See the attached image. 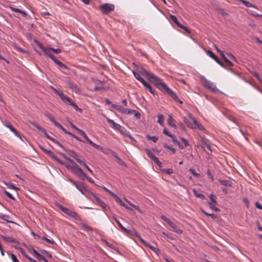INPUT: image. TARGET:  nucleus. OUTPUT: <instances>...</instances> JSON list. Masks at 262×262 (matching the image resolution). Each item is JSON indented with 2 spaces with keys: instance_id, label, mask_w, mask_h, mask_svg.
Returning <instances> with one entry per match:
<instances>
[{
  "instance_id": "nucleus-1",
  "label": "nucleus",
  "mask_w": 262,
  "mask_h": 262,
  "mask_svg": "<svg viewBox=\"0 0 262 262\" xmlns=\"http://www.w3.org/2000/svg\"><path fill=\"white\" fill-rule=\"evenodd\" d=\"M137 71L142 75L145 76L146 78L152 82L163 93H166L172 97L174 101L182 104L183 101L181 100L176 93L171 90L162 80L153 74L148 72L142 67H138Z\"/></svg>"
},
{
  "instance_id": "nucleus-2",
  "label": "nucleus",
  "mask_w": 262,
  "mask_h": 262,
  "mask_svg": "<svg viewBox=\"0 0 262 262\" xmlns=\"http://www.w3.org/2000/svg\"><path fill=\"white\" fill-rule=\"evenodd\" d=\"M66 159L72 164V166L66 164V167L67 168L70 169L79 178L84 180V177H86V173L82 171L81 168L78 166L77 164H76V163L74 160L68 157H66Z\"/></svg>"
},
{
  "instance_id": "nucleus-3",
  "label": "nucleus",
  "mask_w": 262,
  "mask_h": 262,
  "mask_svg": "<svg viewBox=\"0 0 262 262\" xmlns=\"http://www.w3.org/2000/svg\"><path fill=\"white\" fill-rule=\"evenodd\" d=\"M184 122L188 127L190 128L201 129L202 128L201 125L190 114H188L184 118Z\"/></svg>"
},
{
  "instance_id": "nucleus-4",
  "label": "nucleus",
  "mask_w": 262,
  "mask_h": 262,
  "mask_svg": "<svg viewBox=\"0 0 262 262\" xmlns=\"http://www.w3.org/2000/svg\"><path fill=\"white\" fill-rule=\"evenodd\" d=\"M201 81L204 87L210 90L211 92L215 93H217L220 92L219 90L216 87L215 85L213 82L207 80L205 77H202L201 78Z\"/></svg>"
},
{
  "instance_id": "nucleus-5",
  "label": "nucleus",
  "mask_w": 262,
  "mask_h": 262,
  "mask_svg": "<svg viewBox=\"0 0 262 262\" xmlns=\"http://www.w3.org/2000/svg\"><path fill=\"white\" fill-rule=\"evenodd\" d=\"M161 219L165 221L173 230V231L178 234L182 233V230H181L179 227L174 224L165 215H161Z\"/></svg>"
},
{
  "instance_id": "nucleus-6",
  "label": "nucleus",
  "mask_w": 262,
  "mask_h": 262,
  "mask_svg": "<svg viewBox=\"0 0 262 262\" xmlns=\"http://www.w3.org/2000/svg\"><path fill=\"white\" fill-rule=\"evenodd\" d=\"M35 127L37 128L41 133H42L44 134L45 136L47 138H48V139L50 140L51 141H52V142H53L54 143H55V144L58 145L60 147L63 148V146L62 144L60 142H59L58 141H57L55 139L52 138L50 135H49L47 134V132L46 131V130L43 128H42L41 126H40L38 124H37V125Z\"/></svg>"
},
{
  "instance_id": "nucleus-7",
  "label": "nucleus",
  "mask_w": 262,
  "mask_h": 262,
  "mask_svg": "<svg viewBox=\"0 0 262 262\" xmlns=\"http://www.w3.org/2000/svg\"><path fill=\"white\" fill-rule=\"evenodd\" d=\"M115 9V6L112 4L105 3L100 6V9L103 14H108L113 11Z\"/></svg>"
},
{
  "instance_id": "nucleus-8",
  "label": "nucleus",
  "mask_w": 262,
  "mask_h": 262,
  "mask_svg": "<svg viewBox=\"0 0 262 262\" xmlns=\"http://www.w3.org/2000/svg\"><path fill=\"white\" fill-rule=\"evenodd\" d=\"M170 20L173 22L178 27L184 29L187 33H190V31L189 29L185 27V26L182 25L177 19V17L175 15L170 14L169 15Z\"/></svg>"
},
{
  "instance_id": "nucleus-9",
  "label": "nucleus",
  "mask_w": 262,
  "mask_h": 262,
  "mask_svg": "<svg viewBox=\"0 0 262 262\" xmlns=\"http://www.w3.org/2000/svg\"><path fill=\"white\" fill-rule=\"evenodd\" d=\"M54 91L55 94L58 95L64 102H68L70 104V103L72 101V100L70 97L64 95L62 92L55 89H54Z\"/></svg>"
},
{
  "instance_id": "nucleus-10",
  "label": "nucleus",
  "mask_w": 262,
  "mask_h": 262,
  "mask_svg": "<svg viewBox=\"0 0 262 262\" xmlns=\"http://www.w3.org/2000/svg\"><path fill=\"white\" fill-rule=\"evenodd\" d=\"M40 149L45 154L48 155L49 157H51L53 159L55 160L56 161L59 162V163L62 164V161L60 160L57 156H56L52 151L47 150L43 146L39 145V146Z\"/></svg>"
},
{
  "instance_id": "nucleus-11",
  "label": "nucleus",
  "mask_w": 262,
  "mask_h": 262,
  "mask_svg": "<svg viewBox=\"0 0 262 262\" xmlns=\"http://www.w3.org/2000/svg\"><path fill=\"white\" fill-rule=\"evenodd\" d=\"M145 151L147 155L155 163H156L159 166H161L162 162H160L158 158L148 149L145 148Z\"/></svg>"
},
{
  "instance_id": "nucleus-12",
  "label": "nucleus",
  "mask_w": 262,
  "mask_h": 262,
  "mask_svg": "<svg viewBox=\"0 0 262 262\" xmlns=\"http://www.w3.org/2000/svg\"><path fill=\"white\" fill-rule=\"evenodd\" d=\"M4 125L7 127H8L11 132H12L16 136L18 137L20 139H21V137L19 133L13 126H12V125L9 122L6 121L4 123Z\"/></svg>"
},
{
  "instance_id": "nucleus-13",
  "label": "nucleus",
  "mask_w": 262,
  "mask_h": 262,
  "mask_svg": "<svg viewBox=\"0 0 262 262\" xmlns=\"http://www.w3.org/2000/svg\"><path fill=\"white\" fill-rule=\"evenodd\" d=\"M67 84L70 89H71L73 92H74L76 94H79L80 92V90L77 86V85L73 83L71 81H67Z\"/></svg>"
},
{
  "instance_id": "nucleus-14",
  "label": "nucleus",
  "mask_w": 262,
  "mask_h": 262,
  "mask_svg": "<svg viewBox=\"0 0 262 262\" xmlns=\"http://www.w3.org/2000/svg\"><path fill=\"white\" fill-rule=\"evenodd\" d=\"M108 150H109L111 155L116 159L118 164L124 166H126L125 163L118 156L116 152H115L114 151L111 150V149H108Z\"/></svg>"
},
{
  "instance_id": "nucleus-15",
  "label": "nucleus",
  "mask_w": 262,
  "mask_h": 262,
  "mask_svg": "<svg viewBox=\"0 0 262 262\" xmlns=\"http://www.w3.org/2000/svg\"><path fill=\"white\" fill-rule=\"evenodd\" d=\"M60 209L64 213L72 217H76L77 216V213L75 212L72 211L67 208L61 206Z\"/></svg>"
},
{
  "instance_id": "nucleus-16",
  "label": "nucleus",
  "mask_w": 262,
  "mask_h": 262,
  "mask_svg": "<svg viewBox=\"0 0 262 262\" xmlns=\"http://www.w3.org/2000/svg\"><path fill=\"white\" fill-rule=\"evenodd\" d=\"M107 122L111 124V127L115 130H119L122 126L116 123L113 120L108 119Z\"/></svg>"
},
{
  "instance_id": "nucleus-17",
  "label": "nucleus",
  "mask_w": 262,
  "mask_h": 262,
  "mask_svg": "<svg viewBox=\"0 0 262 262\" xmlns=\"http://www.w3.org/2000/svg\"><path fill=\"white\" fill-rule=\"evenodd\" d=\"M121 134L122 135L129 138L131 139H133V137L131 134L129 133L128 131L123 126H121L120 130H119Z\"/></svg>"
},
{
  "instance_id": "nucleus-18",
  "label": "nucleus",
  "mask_w": 262,
  "mask_h": 262,
  "mask_svg": "<svg viewBox=\"0 0 262 262\" xmlns=\"http://www.w3.org/2000/svg\"><path fill=\"white\" fill-rule=\"evenodd\" d=\"M112 107L123 114H125V113L126 108H124L121 105L113 104Z\"/></svg>"
},
{
  "instance_id": "nucleus-19",
  "label": "nucleus",
  "mask_w": 262,
  "mask_h": 262,
  "mask_svg": "<svg viewBox=\"0 0 262 262\" xmlns=\"http://www.w3.org/2000/svg\"><path fill=\"white\" fill-rule=\"evenodd\" d=\"M66 150L69 152V155L74 158L77 162L78 160H81L79 158V156L75 151L70 149H67Z\"/></svg>"
},
{
  "instance_id": "nucleus-20",
  "label": "nucleus",
  "mask_w": 262,
  "mask_h": 262,
  "mask_svg": "<svg viewBox=\"0 0 262 262\" xmlns=\"http://www.w3.org/2000/svg\"><path fill=\"white\" fill-rule=\"evenodd\" d=\"M143 85L144 86V87L149 90V91L153 95H155L156 93V91L154 90L150 84L147 82L146 81H145L144 82L142 83Z\"/></svg>"
},
{
  "instance_id": "nucleus-21",
  "label": "nucleus",
  "mask_w": 262,
  "mask_h": 262,
  "mask_svg": "<svg viewBox=\"0 0 262 262\" xmlns=\"http://www.w3.org/2000/svg\"><path fill=\"white\" fill-rule=\"evenodd\" d=\"M51 59L56 63L57 64L58 66L61 67V68H64V69H67V66L63 64L62 62H61L60 61H59V60H58L55 57V56H53V58H51Z\"/></svg>"
},
{
  "instance_id": "nucleus-22",
  "label": "nucleus",
  "mask_w": 262,
  "mask_h": 262,
  "mask_svg": "<svg viewBox=\"0 0 262 262\" xmlns=\"http://www.w3.org/2000/svg\"><path fill=\"white\" fill-rule=\"evenodd\" d=\"M173 119L172 118V115H169L168 119H167L168 124L169 125H170V126H171L172 127L176 129L177 126L174 123H173Z\"/></svg>"
},
{
  "instance_id": "nucleus-23",
  "label": "nucleus",
  "mask_w": 262,
  "mask_h": 262,
  "mask_svg": "<svg viewBox=\"0 0 262 262\" xmlns=\"http://www.w3.org/2000/svg\"><path fill=\"white\" fill-rule=\"evenodd\" d=\"M2 237L5 240L6 242L11 243H19L18 242L12 237L6 236L4 235H1Z\"/></svg>"
},
{
  "instance_id": "nucleus-24",
  "label": "nucleus",
  "mask_w": 262,
  "mask_h": 262,
  "mask_svg": "<svg viewBox=\"0 0 262 262\" xmlns=\"http://www.w3.org/2000/svg\"><path fill=\"white\" fill-rule=\"evenodd\" d=\"M133 73L135 77L142 83L145 81L143 78L141 77L140 73H139L138 72L133 71Z\"/></svg>"
},
{
  "instance_id": "nucleus-25",
  "label": "nucleus",
  "mask_w": 262,
  "mask_h": 262,
  "mask_svg": "<svg viewBox=\"0 0 262 262\" xmlns=\"http://www.w3.org/2000/svg\"><path fill=\"white\" fill-rule=\"evenodd\" d=\"M10 8L12 11H13L14 12H19V13H21L23 15V16L24 17L26 16L27 15V13H26V11H25L24 10H21L18 8H15L11 6H10Z\"/></svg>"
},
{
  "instance_id": "nucleus-26",
  "label": "nucleus",
  "mask_w": 262,
  "mask_h": 262,
  "mask_svg": "<svg viewBox=\"0 0 262 262\" xmlns=\"http://www.w3.org/2000/svg\"><path fill=\"white\" fill-rule=\"evenodd\" d=\"M220 183L225 186L231 187L232 185V183L229 180H219Z\"/></svg>"
},
{
  "instance_id": "nucleus-27",
  "label": "nucleus",
  "mask_w": 262,
  "mask_h": 262,
  "mask_svg": "<svg viewBox=\"0 0 262 262\" xmlns=\"http://www.w3.org/2000/svg\"><path fill=\"white\" fill-rule=\"evenodd\" d=\"M45 115L55 125L58 123L55 120L53 116L50 113L47 112L45 113Z\"/></svg>"
},
{
  "instance_id": "nucleus-28",
  "label": "nucleus",
  "mask_w": 262,
  "mask_h": 262,
  "mask_svg": "<svg viewBox=\"0 0 262 262\" xmlns=\"http://www.w3.org/2000/svg\"><path fill=\"white\" fill-rule=\"evenodd\" d=\"M115 221H116V222L117 223V225H118V226L121 228L123 231L126 232L127 233H129L130 232V230H127L126 228H125L124 227H123V226L121 224V223L120 222V221L118 220V219L115 217V216H113Z\"/></svg>"
},
{
  "instance_id": "nucleus-29",
  "label": "nucleus",
  "mask_w": 262,
  "mask_h": 262,
  "mask_svg": "<svg viewBox=\"0 0 262 262\" xmlns=\"http://www.w3.org/2000/svg\"><path fill=\"white\" fill-rule=\"evenodd\" d=\"M51 48H46L43 52L48 56L49 57H50L51 59L53 58V56H54L52 53H51V49H50Z\"/></svg>"
},
{
  "instance_id": "nucleus-30",
  "label": "nucleus",
  "mask_w": 262,
  "mask_h": 262,
  "mask_svg": "<svg viewBox=\"0 0 262 262\" xmlns=\"http://www.w3.org/2000/svg\"><path fill=\"white\" fill-rule=\"evenodd\" d=\"M238 1L241 2L242 3H243L247 7H253L256 9H257V7L254 5L253 4L245 1V0H238Z\"/></svg>"
},
{
  "instance_id": "nucleus-31",
  "label": "nucleus",
  "mask_w": 262,
  "mask_h": 262,
  "mask_svg": "<svg viewBox=\"0 0 262 262\" xmlns=\"http://www.w3.org/2000/svg\"><path fill=\"white\" fill-rule=\"evenodd\" d=\"M112 196L116 199V201L121 206H125L124 203L121 200V199L115 193H112Z\"/></svg>"
},
{
  "instance_id": "nucleus-32",
  "label": "nucleus",
  "mask_w": 262,
  "mask_h": 262,
  "mask_svg": "<svg viewBox=\"0 0 262 262\" xmlns=\"http://www.w3.org/2000/svg\"><path fill=\"white\" fill-rule=\"evenodd\" d=\"M90 144L92 146H93L94 148H96L97 149H98V150L103 152L104 153H106L104 151H103V148L102 146L95 144L93 141H92L91 142H90Z\"/></svg>"
},
{
  "instance_id": "nucleus-33",
  "label": "nucleus",
  "mask_w": 262,
  "mask_h": 262,
  "mask_svg": "<svg viewBox=\"0 0 262 262\" xmlns=\"http://www.w3.org/2000/svg\"><path fill=\"white\" fill-rule=\"evenodd\" d=\"M90 144L92 146H93L94 148H96L97 149H98V150L103 152L104 153H106L104 151H103V148L102 146L95 144L93 141H92L91 142H90Z\"/></svg>"
},
{
  "instance_id": "nucleus-34",
  "label": "nucleus",
  "mask_w": 262,
  "mask_h": 262,
  "mask_svg": "<svg viewBox=\"0 0 262 262\" xmlns=\"http://www.w3.org/2000/svg\"><path fill=\"white\" fill-rule=\"evenodd\" d=\"M145 245L147 247H148L149 248H150L152 251H153L154 252H155V253H157L159 251V250L158 248H156V247H154L153 246H152L148 242H147V243H145Z\"/></svg>"
},
{
  "instance_id": "nucleus-35",
  "label": "nucleus",
  "mask_w": 262,
  "mask_h": 262,
  "mask_svg": "<svg viewBox=\"0 0 262 262\" xmlns=\"http://www.w3.org/2000/svg\"><path fill=\"white\" fill-rule=\"evenodd\" d=\"M193 194L194 195L198 198H200L201 199H205V195L202 193H198V192L197 191V190L195 189H193Z\"/></svg>"
},
{
  "instance_id": "nucleus-36",
  "label": "nucleus",
  "mask_w": 262,
  "mask_h": 262,
  "mask_svg": "<svg viewBox=\"0 0 262 262\" xmlns=\"http://www.w3.org/2000/svg\"><path fill=\"white\" fill-rule=\"evenodd\" d=\"M206 53L209 56L213 59L215 61L217 59V58H218V57L210 50H206Z\"/></svg>"
},
{
  "instance_id": "nucleus-37",
  "label": "nucleus",
  "mask_w": 262,
  "mask_h": 262,
  "mask_svg": "<svg viewBox=\"0 0 262 262\" xmlns=\"http://www.w3.org/2000/svg\"><path fill=\"white\" fill-rule=\"evenodd\" d=\"M78 163L80 164H82L92 174H93V171L86 164L85 161L83 160H78Z\"/></svg>"
},
{
  "instance_id": "nucleus-38",
  "label": "nucleus",
  "mask_w": 262,
  "mask_h": 262,
  "mask_svg": "<svg viewBox=\"0 0 262 262\" xmlns=\"http://www.w3.org/2000/svg\"><path fill=\"white\" fill-rule=\"evenodd\" d=\"M79 133L84 138L86 142L89 144L90 142H91L92 141L89 138V137L86 135L85 133L82 130H81Z\"/></svg>"
},
{
  "instance_id": "nucleus-39",
  "label": "nucleus",
  "mask_w": 262,
  "mask_h": 262,
  "mask_svg": "<svg viewBox=\"0 0 262 262\" xmlns=\"http://www.w3.org/2000/svg\"><path fill=\"white\" fill-rule=\"evenodd\" d=\"M70 104L73 106L76 111L80 113H82V110L81 108H80L74 102L72 101Z\"/></svg>"
},
{
  "instance_id": "nucleus-40",
  "label": "nucleus",
  "mask_w": 262,
  "mask_h": 262,
  "mask_svg": "<svg viewBox=\"0 0 262 262\" xmlns=\"http://www.w3.org/2000/svg\"><path fill=\"white\" fill-rule=\"evenodd\" d=\"M158 122L161 125H163L164 121V117L162 114L159 115L158 116Z\"/></svg>"
},
{
  "instance_id": "nucleus-41",
  "label": "nucleus",
  "mask_w": 262,
  "mask_h": 262,
  "mask_svg": "<svg viewBox=\"0 0 262 262\" xmlns=\"http://www.w3.org/2000/svg\"><path fill=\"white\" fill-rule=\"evenodd\" d=\"M208 204L211 209L214 210L216 212H219L220 211V209L219 208L215 207L216 204H214V203H212L210 202H208Z\"/></svg>"
},
{
  "instance_id": "nucleus-42",
  "label": "nucleus",
  "mask_w": 262,
  "mask_h": 262,
  "mask_svg": "<svg viewBox=\"0 0 262 262\" xmlns=\"http://www.w3.org/2000/svg\"><path fill=\"white\" fill-rule=\"evenodd\" d=\"M146 138L149 140L152 141L154 143H156L158 140V138L157 136H151L149 135H146Z\"/></svg>"
},
{
  "instance_id": "nucleus-43",
  "label": "nucleus",
  "mask_w": 262,
  "mask_h": 262,
  "mask_svg": "<svg viewBox=\"0 0 262 262\" xmlns=\"http://www.w3.org/2000/svg\"><path fill=\"white\" fill-rule=\"evenodd\" d=\"M40 252L41 254L43 255V256H44L45 257L51 258L52 257L51 254L46 250H40Z\"/></svg>"
},
{
  "instance_id": "nucleus-44",
  "label": "nucleus",
  "mask_w": 262,
  "mask_h": 262,
  "mask_svg": "<svg viewBox=\"0 0 262 262\" xmlns=\"http://www.w3.org/2000/svg\"><path fill=\"white\" fill-rule=\"evenodd\" d=\"M9 216L8 215H0V219L2 220L6 221L7 223H12L11 221L9 220Z\"/></svg>"
},
{
  "instance_id": "nucleus-45",
  "label": "nucleus",
  "mask_w": 262,
  "mask_h": 262,
  "mask_svg": "<svg viewBox=\"0 0 262 262\" xmlns=\"http://www.w3.org/2000/svg\"><path fill=\"white\" fill-rule=\"evenodd\" d=\"M189 171L194 176H195V177L196 178H200L201 177V174L197 173L196 170L194 169H193V168H190L189 169Z\"/></svg>"
},
{
  "instance_id": "nucleus-46",
  "label": "nucleus",
  "mask_w": 262,
  "mask_h": 262,
  "mask_svg": "<svg viewBox=\"0 0 262 262\" xmlns=\"http://www.w3.org/2000/svg\"><path fill=\"white\" fill-rule=\"evenodd\" d=\"M5 184L9 188H11L14 190H18V187H17L14 184H13L11 183L8 182V183H6Z\"/></svg>"
},
{
  "instance_id": "nucleus-47",
  "label": "nucleus",
  "mask_w": 262,
  "mask_h": 262,
  "mask_svg": "<svg viewBox=\"0 0 262 262\" xmlns=\"http://www.w3.org/2000/svg\"><path fill=\"white\" fill-rule=\"evenodd\" d=\"M202 212L207 216H210L211 217L212 219H216L217 218V216L216 215H215V214L214 213H209L206 211H205L204 210H202Z\"/></svg>"
},
{
  "instance_id": "nucleus-48",
  "label": "nucleus",
  "mask_w": 262,
  "mask_h": 262,
  "mask_svg": "<svg viewBox=\"0 0 262 262\" xmlns=\"http://www.w3.org/2000/svg\"><path fill=\"white\" fill-rule=\"evenodd\" d=\"M209 199L212 201V203H214V204H217V202L216 201V196L213 194H210L209 195Z\"/></svg>"
},
{
  "instance_id": "nucleus-49",
  "label": "nucleus",
  "mask_w": 262,
  "mask_h": 262,
  "mask_svg": "<svg viewBox=\"0 0 262 262\" xmlns=\"http://www.w3.org/2000/svg\"><path fill=\"white\" fill-rule=\"evenodd\" d=\"M15 49H16L17 51L21 52V53H27V51L21 48L19 46H17L16 44H14L13 45Z\"/></svg>"
},
{
  "instance_id": "nucleus-50",
  "label": "nucleus",
  "mask_w": 262,
  "mask_h": 262,
  "mask_svg": "<svg viewBox=\"0 0 262 262\" xmlns=\"http://www.w3.org/2000/svg\"><path fill=\"white\" fill-rule=\"evenodd\" d=\"M55 126L61 129L64 133L68 134V133H69L59 123H57Z\"/></svg>"
},
{
  "instance_id": "nucleus-51",
  "label": "nucleus",
  "mask_w": 262,
  "mask_h": 262,
  "mask_svg": "<svg viewBox=\"0 0 262 262\" xmlns=\"http://www.w3.org/2000/svg\"><path fill=\"white\" fill-rule=\"evenodd\" d=\"M162 170L165 173L168 174H170L173 173V170L172 168L163 169Z\"/></svg>"
},
{
  "instance_id": "nucleus-52",
  "label": "nucleus",
  "mask_w": 262,
  "mask_h": 262,
  "mask_svg": "<svg viewBox=\"0 0 262 262\" xmlns=\"http://www.w3.org/2000/svg\"><path fill=\"white\" fill-rule=\"evenodd\" d=\"M125 201L132 207H134L136 210H139L140 207L138 206L135 205L134 204L128 201L127 200L125 199Z\"/></svg>"
},
{
  "instance_id": "nucleus-53",
  "label": "nucleus",
  "mask_w": 262,
  "mask_h": 262,
  "mask_svg": "<svg viewBox=\"0 0 262 262\" xmlns=\"http://www.w3.org/2000/svg\"><path fill=\"white\" fill-rule=\"evenodd\" d=\"M81 226L85 230H86V231H92L93 230V229L92 227L85 225V224H81Z\"/></svg>"
},
{
  "instance_id": "nucleus-54",
  "label": "nucleus",
  "mask_w": 262,
  "mask_h": 262,
  "mask_svg": "<svg viewBox=\"0 0 262 262\" xmlns=\"http://www.w3.org/2000/svg\"><path fill=\"white\" fill-rule=\"evenodd\" d=\"M163 146H164L165 148H167V149H169V150H171V151L172 152V153H173V154H174V153L175 152V151H176L175 149H174V148H172V147H171V146H170L168 145L167 144H164Z\"/></svg>"
},
{
  "instance_id": "nucleus-55",
  "label": "nucleus",
  "mask_w": 262,
  "mask_h": 262,
  "mask_svg": "<svg viewBox=\"0 0 262 262\" xmlns=\"http://www.w3.org/2000/svg\"><path fill=\"white\" fill-rule=\"evenodd\" d=\"M4 192L9 198H10L13 200H14L15 199L13 197V196L10 193H9L8 191L5 190L4 191Z\"/></svg>"
},
{
  "instance_id": "nucleus-56",
  "label": "nucleus",
  "mask_w": 262,
  "mask_h": 262,
  "mask_svg": "<svg viewBox=\"0 0 262 262\" xmlns=\"http://www.w3.org/2000/svg\"><path fill=\"white\" fill-rule=\"evenodd\" d=\"M41 238L50 244H53L55 243L53 239H49L46 237L45 236L41 237Z\"/></svg>"
},
{
  "instance_id": "nucleus-57",
  "label": "nucleus",
  "mask_w": 262,
  "mask_h": 262,
  "mask_svg": "<svg viewBox=\"0 0 262 262\" xmlns=\"http://www.w3.org/2000/svg\"><path fill=\"white\" fill-rule=\"evenodd\" d=\"M10 255L13 262H19L18 259L17 258L16 256L14 254L11 253Z\"/></svg>"
},
{
  "instance_id": "nucleus-58",
  "label": "nucleus",
  "mask_w": 262,
  "mask_h": 262,
  "mask_svg": "<svg viewBox=\"0 0 262 262\" xmlns=\"http://www.w3.org/2000/svg\"><path fill=\"white\" fill-rule=\"evenodd\" d=\"M207 176H208V178L211 180V181L212 182H213V180H214L213 176L212 174V173H211V172L210 170H207Z\"/></svg>"
},
{
  "instance_id": "nucleus-59",
  "label": "nucleus",
  "mask_w": 262,
  "mask_h": 262,
  "mask_svg": "<svg viewBox=\"0 0 262 262\" xmlns=\"http://www.w3.org/2000/svg\"><path fill=\"white\" fill-rule=\"evenodd\" d=\"M225 62L227 64V66L228 67H232L233 64L232 62H231L227 58H225Z\"/></svg>"
},
{
  "instance_id": "nucleus-60",
  "label": "nucleus",
  "mask_w": 262,
  "mask_h": 262,
  "mask_svg": "<svg viewBox=\"0 0 262 262\" xmlns=\"http://www.w3.org/2000/svg\"><path fill=\"white\" fill-rule=\"evenodd\" d=\"M135 111V110L126 108L125 114H134Z\"/></svg>"
},
{
  "instance_id": "nucleus-61",
  "label": "nucleus",
  "mask_w": 262,
  "mask_h": 262,
  "mask_svg": "<svg viewBox=\"0 0 262 262\" xmlns=\"http://www.w3.org/2000/svg\"><path fill=\"white\" fill-rule=\"evenodd\" d=\"M163 133L164 134L169 137H171L172 136V135L170 134L166 128H164Z\"/></svg>"
},
{
  "instance_id": "nucleus-62",
  "label": "nucleus",
  "mask_w": 262,
  "mask_h": 262,
  "mask_svg": "<svg viewBox=\"0 0 262 262\" xmlns=\"http://www.w3.org/2000/svg\"><path fill=\"white\" fill-rule=\"evenodd\" d=\"M51 49L52 51L55 53V54H59L61 52V50L60 49H54V48H50Z\"/></svg>"
},
{
  "instance_id": "nucleus-63",
  "label": "nucleus",
  "mask_w": 262,
  "mask_h": 262,
  "mask_svg": "<svg viewBox=\"0 0 262 262\" xmlns=\"http://www.w3.org/2000/svg\"><path fill=\"white\" fill-rule=\"evenodd\" d=\"M98 204L101 207H102L103 209H105L106 207V206H107L106 204L104 202H103L102 200Z\"/></svg>"
},
{
  "instance_id": "nucleus-64",
  "label": "nucleus",
  "mask_w": 262,
  "mask_h": 262,
  "mask_svg": "<svg viewBox=\"0 0 262 262\" xmlns=\"http://www.w3.org/2000/svg\"><path fill=\"white\" fill-rule=\"evenodd\" d=\"M98 204L101 207H102L103 209H105L106 207V206H107L106 204L104 202H103L102 200Z\"/></svg>"
}]
</instances>
